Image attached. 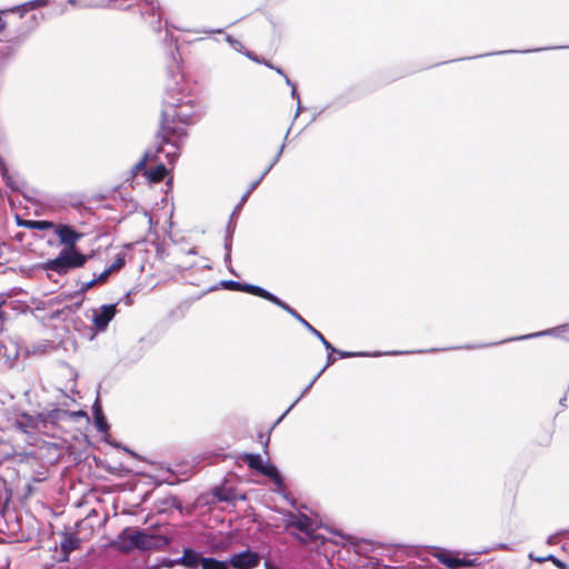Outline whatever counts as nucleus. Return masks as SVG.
I'll return each mask as SVG.
<instances>
[{"label": "nucleus", "mask_w": 569, "mask_h": 569, "mask_svg": "<svg viewBox=\"0 0 569 569\" xmlns=\"http://www.w3.org/2000/svg\"><path fill=\"white\" fill-rule=\"evenodd\" d=\"M24 226L30 229H36V230H49V229L54 230L56 223H53L52 221H48V220H29L24 223Z\"/></svg>", "instance_id": "nucleus-27"}, {"label": "nucleus", "mask_w": 569, "mask_h": 569, "mask_svg": "<svg viewBox=\"0 0 569 569\" xmlns=\"http://www.w3.org/2000/svg\"><path fill=\"white\" fill-rule=\"evenodd\" d=\"M78 547H79V539L73 533L66 535L63 540L60 543L61 551L66 558H68L69 555L73 550H76Z\"/></svg>", "instance_id": "nucleus-21"}, {"label": "nucleus", "mask_w": 569, "mask_h": 569, "mask_svg": "<svg viewBox=\"0 0 569 569\" xmlns=\"http://www.w3.org/2000/svg\"><path fill=\"white\" fill-rule=\"evenodd\" d=\"M67 3H68V4H70V6H76V4L80 3V4H81V7H84V6H83V4H84V0H80V1H77V0H68V2H67Z\"/></svg>", "instance_id": "nucleus-47"}, {"label": "nucleus", "mask_w": 569, "mask_h": 569, "mask_svg": "<svg viewBox=\"0 0 569 569\" xmlns=\"http://www.w3.org/2000/svg\"><path fill=\"white\" fill-rule=\"evenodd\" d=\"M242 53H243L246 57H248L249 59H251V60H253V61H256V62H258V63H263V61H261L257 56H254V54H253L252 52H250V51H246V50H244Z\"/></svg>", "instance_id": "nucleus-41"}, {"label": "nucleus", "mask_w": 569, "mask_h": 569, "mask_svg": "<svg viewBox=\"0 0 569 569\" xmlns=\"http://www.w3.org/2000/svg\"><path fill=\"white\" fill-rule=\"evenodd\" d=\"M243 460L247 462L250 469H253L259 472L262 470L264 466L262 457L258 453H246L243 456Z\"/></svg>", "instance_id": "nucleus-24"}, {"label": "nucleus", "mask_w": 569, "mask_h": 569, "mask_svg": "<svg viewBox=\"0 0 569 569\" xmlns=\"http://www.w3.org/2000/svg\"><path fill=\"white\" fill-rule=\"evenodd\" d=\"M170 542L171 539L164 535L128 527L119 535L116 545L120 551L129 552L133 549L142 551L161 550Z\"/></svg>", "instance_id": "nucleus-2"}, {"label": "nucleus", "mask_w": 569, "mask_h": 569, "mask_svg": "<svg viewBox=\"0 0 569 569\" xmlns=\"http://www.w3.org/2000/svg\"><path fill=\"white\" fill-rule=\"evenodd\" d=\"M568 329H569L568 325H562V326H558V327H555V328L546 329V330H542V331H539V332H533V333L520 336V337H517V338H511V339H508L507 341L526 340V339H532V338L545 337V336L559 337L561 332H565Z\"/></svg>", "instance_id": "nucleus-14"}, {"label": "nucleus", "mask_w": 569, "mask_h": 569, "mask_svg": "<svg viewBox=\"0 0 569 569\" xmlns=\"http://www.w3.org/2000/svg\"><path fill=\"white\" fill-rule=\"evenodd\" d=\"M7 27V22L3 19H0V34L4 31Z\"/></svg>", "instance_id": "nucleus-49"}, {"label": "nucleus", "mask_w": 569, "mask_h": 569, "mask_svg": "<svg viewBox=\"0 0 569 569\" xmlns=\"http://www.w3.org/2000/svg\"><path fill=\"white\" fill-rule=\"evenodd\" d=\"M96 284H98V283H97V280H94V278L89 281H83L80 283V291L86 292Z\"/></svg>", "instance_id": "nucleus-37"}, {"label": "nucleus", "mask_w": 569, "mask_h": 569, "mask_svg": "<svg viewBox=\"0 0 569 569\" xmlns=\"http://www.w3.org/2000/svg\"><path fill=\"white\" fill-rule=\"evenodd\" d=\"M124 257L122 254H118L114 261L110 264L109 269L111 272L120 270L124 266Z\"/></svg>", "instance_id": "nucleus-31"}, {"label": "nucleus", "mask_w": 569, "mask_h": 569, "mask_svg": "<svg viewBox=\"0 0 569 569\" xmlns=\"http://www.w3.org/2000/svg\"><path fill=\"white\" fill-rule=\"evenodd\" d=\"M562 48L563 47L537 48V49H532V50H523V51H520V52L521 53H527V52H537V51H542V50L562 49ZM512 52H517V51L516 50H503V51H498L495 54H506V53H512Z\"/></svg>", "instance_id": "nucleus-33"}, {"label": "nucleus", "mask_w": 569, "mask_h": 569, "mask_svg": "<svg viewBox=\"0 0 569 569\" xmlns=\"http://www.w3.org/2000/svg\"><path fill=\"white\" fill-rule=\"evenodd\" d=\"M264 569H277V567L269 560L264 561Z\"/></svg>", "instance_id": "nucleus-48"}, {"label": "nucleus", "mask_w": 569, "mask_h": 569, "mask_svg": "<svg viewBox=\"0 0 569 569\" xmlns=\"http://www.w3.org/2000/svg\"><path fill=\"white\" fill-rule=\"evenodd\" d=\"M168 170L163 162L159 161V163L156 166V168L151 170H144V176H147L148 180L150 182H160L164 179L167 176Z\"/></svg>", "instance_id": "nucleus-18"}, {"label": "nucleus", "mask_w": 569, "mask_h": 569, "mask_svg": "<svg viewBox=\"0 0 569 569\" xmlns=\"http://www.w3.org/2000/svg\"><path fill=\"white\" fill-rule=\"evenodd\" d=\"M221 286H222V288L228 289V290L243 291V292H248V293L258 296L260 298H262L263 293L262 292L260 293L259 291H266V289H263L259 286L250 284V283H241L236 280H223V281H221Z\"/></svg>", "instance_id": "nucleus-12"}, {"label": "nucleus", "mask_w": 569, "mask_h": 569, "mask_svg": "<svg viewBox=\"0 0 569 569\" xmlns=\"http://www.w3.org/2000/svg\"><path fill=\"white\" fill-rule=\"evenodd\" d=\"M134 2H137V0H84L83 6L96 8L128 9Z\"/></svg>", "instance_id": "nucleus-13"}, {"label": "nucleus", "mask_w": 569, "mask_h": 569, "mask_svg": "<svg viewBox=\"0 0 569 569\" xmlns=\"http://www.w3.org/2000/svg\"><path fill=\"white\" fill-rule=\"evenodd\" d=\"M248 197H249V192H246V193L241 197V199H240L239 203L236 206V208H234V210H233V212H232V214H231V219H232L236 214H238V213H239V211L241 210L242 206H243V204H244V202L247 201Z\"/></svg>", "instance_id": "nucleus-35"}, {"label": "nucleus", "mask_w": 569, "mask_h": 569, "mask_svg": "<svg viewBox=\"0 0 569 569\" xmlns=\"http://www.w3.org/2000/svg\"><path fill=\"white\" fill-rule=\"evenodd\" d=\"M226 41L230 44V47H231L233 50H236V51H238V52H241V53L244 51V47H243V44H242L239 40L234 39L232 36H229V34H228V36L226 37Z\"/></svg>", "instance_id": "nucleus-30"}, {"label": "nucleus", "mask_w": 569, "mask_h": 569, "mask_svg": "<svg viewBox=\"0 0 569 569\" xmlns=\"http://www.w3.org/2000/svg\"><path fill=\"white\" fill-rule=\"evenodd\" d=\"M291 97H292L293 99H296V100H297L298 108H297L296 117H298V114H299V112H300V110H301V106H300V97H299V93H298V91H297L296 86H292V89H291Z\"/></svg>", "instance_id": "nucleus-39"}, {"label": "nucleus", "mask_w": 569, "mask_h": 569, "mask_svg": "<svg viewBox=\"0 0 569 569\" xmlns=\"http://www.w3.org/2000/svg\"><path fill=\"white\" fill-rule=\"evenodd\" d=\"M94 426L97 430L101 433H107L109 430V425L107 419L102 412V410H94Z\"/></svg>", "instance_id": "nucleus-28"}, {"label": "nucleus", "mask_w": 569, "mask_h": 569, "mask_svg": "<svg viewBox=\"0 0 569 569\" xmlns=\"http://www.w3.org/2000/svg\"><path fill=\"white\" fill-rule=\"evenodd\" d=\"M268 445H269V437H267L266 440L263 441V449H264L266 453H267V450H268Z\"/></svg>", "instance_id": "nucleus-52"}, {"label": "nucleus", "mask_w": 569, "mask_h": 569, "mask_svg": "<svg viewBox=\"0 0 569 569\" xmlns=\"http://www.w3.org/2000/svg\"><path fill=\"white\" fill-rule=\"evenodd\" d=\"M50 0H31L19 7L22 10L21 16L28 10H36L38 8L46 7Z\"/></svg>", "instance_id": "nucleus-29"}, {"label": "nucleus", "mask_w": 569, "mask_h": 569, "mask_svg": "<svg viewBox=\"0 0 569 569\" xmlns=\"http://www.w3.org/2000/svg\"><path fill=\"white\" fill-rule=\"evenodd\" d=\"M201 569H230L229 561H222L214 558H202Z\"/></svg>", "instance_id": "nucleus-25"}, {"label": "nucleus", "mask_w": 569, "mask_h": 569, "mask_svg": "<svg viewBox=\"0 0 569 569\" xmlns=\"http://www.w3.org/2000/svg\"><path fill=\"white\" fill-rule=\"evenodd\" d=\"M329 355H328V358H327V363L326 366L322 368V369H327L329 366L333 365V362L336 361V359L332 357V353L331 351H328Z\"/></svg>", "instance_id": "nucleus-43"}, {"label": "nucleus", "mask_w": 569, "mask_h": 569, "mask_svg": "<svg viewBox=\"0 0 569 569\" xmlns=\"http://www.w3.org/2000/svg\"><path fill=\"white\" fill-rule=\"evenodd\" d=\"M552 563L559 569H569L568 565L558 558Z\"/></svg>", "instance_id": "nucleus-42"}, {"label": "nucleus", "mask_w": 569, "mask_h": 569, "mask_svg": "<svg viewBox=\"0 0 569 569\" xmlns=\"http://www.w3.org/2000/svg\"><path fill=\"white\" fill-rule=\"evenodd\" d=\"M260 473H262L263 476L269 477L274 482V485H277L278 487H281L282 483H283L279 470L272 463H264V466H263L262 470L260 471Z\"/></svg>", "instance_id": "nucleus-23"}, {"label": "nucleus", "mask_w": 569, "mask_h": 569, "mask_svg": "<svg viewBox=\"0 0 569 569\" xmlns=\"http://www.w3.org/2000/svg\"><path fill=\"white\" fill-rule=\"evenodd\" d=\"M177 48L170 51L171 63L169 66V78L166 83L161 109V121L158 138L161 139L156 152L146 151L142 158L132 167L133 174L144 170L150 159L160 160L163 154L169 164L176 162L180 154V147L187 136L184 126L191 123L196 116V94L193 86L180 70L177 59Z\"/></svg>", "instance_id": "nucleus-1"}, {"label": "nucleus", "mask_w": 569, "mask_h": 569, "mask_svg": "<svg viewBox=\"0 0 569 569\" xmlns=\"http://www.w3.org/2000/svg\"><path fill=\"white\" fill-rule=\"evenodd\" d=\"M529 558L532 561L538 562V563H543L545 562V557H537L533 553H529Z\"/></svg>", "instance_id": "nucleus-45"}, {"label": "nucleus", "mask_w": 569, "mask_h": 569, "mask_svg": "<svg viewBox=\"0 0 569 569\" xmlns=\"http://www.w3.org/2000/svg\"><path fill=\"white\" fill-rule=\"evenodd\" d=\"M112 272L110 271L109 268H107L104 271H102L98 277L94 278V280H97V283H102L104 282L109 276L111 274Z\"/></svg>", "instance_id": "nucleus-38"}, {"label": "nucleus", "mask_w": 569, "mask_h": 569, "mask_svg": "<svg viewBox=\"0 0 569 569\" xmlns=\"http://www.w3.org/2000/svg\"><path fill=\"white\" fill-rule=\"evenodd\" d=\"M224 248L227 250V253L224 256V261L228 263L231 261V240L226 239Z\"/></svg>", "instance_id": "nucleus-40"}, {"label": "nucleus", "mask_w": 569, "mask_h": 569, "mask_svg": "<svg viewBox=\"0 0 569 569\" xmlns=\"http://www.w3.org/2000/svg\"><path fill=\"white\" fill-rule=\"evenodd\" d=\"M96 284H98V283H97V280H94V278L89 281H83L80 283V291L86 292Z\"/></svg>", "instance_id": "nucleus-36"}, {"label": "nucleus", "mask_w": 569, "mask_h": 569, "mask_svg": "<svg viewBox=\"0 0 569 569\" xmlns=\"http://www.w3.org/2000/svg\"><path fill=\"white\" fill-rule=\"evenodd\" d=\"M54 233L58 236L60 242L64 248L76 247V243L83 237L69 224H56Z\"/></svg>", "instance_id": "nucleus-9"}, {"label": "nucleus", "mask_w": 569, "mask_h": 569, "mask_svg": "<svg viewBox=\"0 0 569 569\" xmlns=\"http://www.w3.org/2000/svg\"><path fill=\"white\" fill-rule=\"evenodd\" d=\"M558 535L559 533L551 535L550 537H548L547 543L548 545H556L558 542Z\"/></svg>", "instance_id": "nucleus-44"}, {"label": "nucleus", "mask_w": 569, "mask_h": 569, "mask_svg": "<svg viewBox=\"0 0 569 569\" xmlns=\"http://www.w3.org/2000/svg\"><path fill=\"white\" fill-rule=\"evenodd\" d=\"M212 493L217 500L224 502L234 503L238 499H244L243 495H237L234 490L224 487H216Z\"/></svg>", "instance_id": "nucleus-15"}, {"label": "nucleus", "mask_w": 569, "mask_h": 569, "mask_svg": "<svg viewBox=\"0 0 569 569\" xmlns=\"http://www.w3.org/2000/svg\"><path fill=\"white\" fill-rule=\"evenodd\" d=\"M117 313V303L103 305L93 311L92 322L97 331H104Z\"/></svg>", "instance_id": "nucleus-8"}, {"label": "nucleus", "mask_w": 569, "mask_h": 569, "mask_svg": "<svg viewBox=\"0 0 569 569\" xmlns=\"http://www.w3.org/2000/svg\"><path fill=\"white\" fill-rule=\"evenodd\" d=\"M499 548H500V549H507V546H506V545H503V543H501V545H499Z\"/></svg>", "instance_id": "nucleus-56"}, {"label": "nucleus", "mask_w": 569, "mask_h": 569, "mask_svg": "<svg viewBox=\"0 0 569 569\" xmlns=\"http://www.w3.org/2000/svg\"><path fill=\"white\" fill-rule=\"evenodd\" d=\"M283 149H284V144L282 143L280 149H279V151H278V153L276 154L274 159L272 160V162L264 169V171L261 173V176L254 182L251 183L250 188L247 191V192H249V194L259 186L261 180L267 176V173L278 162L279 158L282 154Z\"/></svg>", "instance_id": "nucleus-26"}, {"label": "nucleus", "mask_w": 569, "mask_h": 569, "mask_svg": "<svg viewBox=\"0 0 569 569\" xmlns=\"http://www.w3.org/2000/svg\"><path fill=\"white\" fill-rule=\"evenodd\" d=\"M260 562V555L250 549L233 553L229 565L234 569H254Z\"/></svg>", "instance_id": "nucleus-7"}, {"label": "nucleus", "mask_w": 569, "mask_h": 569, "mask_svg": "<svg viewBox=\"0 0 569 569\" xmlns=\"http://www.w3.org/2000/svg\"><path fill=\"white\" fill-rule=\"evenodd\" d=\"M391 355H401L402 352H399V351H393V352H390Z\"/></svg>", "instance_id": "nucleus-57"}, {"label": "nucleus", "mask_w": 569, "mask_h": 569, "mask_svg": "<svg viewBox=\"0 0 569 569\" xmlns=\"http://www.w3.org/2000/svg\"><path fill=\"white\" fill-rule=\"evenodd\" d=\"M557 557H555L553 555H548V556H545V562L546 561H551L553 562L556 560Z\"/></svg>", "instance_id": "nucleus-50"}, {"label": "nucleus", "mask_w": 569, "mask_h": 569, "mask_svg": "<svg viewBox=\"0 0 569 569\" xmlns=\"http://www.w3.org/2000/svg\"><path fill=\"white\" fill-rule=\"evenodd\" d=\"M325 372V369H321L315 378L310 381L308 386H305V389L300 393V396L291 403V406L279 417V419L274 422L272 429L281 422V420L289 413V411L309 392L313 383L318 380V378Z\"/></svg>", "instance_id": "nucleus-19"}, {"label": "nucleus", "mask_w": 569, "mask_h": 569, "mask_svg": "<svg viewBox=\"0 0 569 569\" xmlns=\"http://www.w3.org/2000/svg\"><path fill=\"white\" fill-rule=\"evenodd\" d=\"M0 171L2 179L4 180L7 187H9L13 191L20 190V183L13 177L9 174L8 168L6 166L4 160L0 157Z\"/></svg>", "instance_id": "nucleus-22"}, {"label": "nucleus", "mask_w": 569, "mask_h": 569, "mask_svg": "<svg viewBox=\"0 0 569 569\" xmlns=\"http://www.w3.org/2000/svg\"><path fill=\"white\" fill-rule=\"evenodd\" d=\"M27 36L19 33L0 38V73L17 57Z\"/></svg>", "instance_id": "nucleus-4"}, {"label": "nucleus", "mask_w": 569, "mask_h": 569, "mask_svg": "<svg viewBox=\"0 0 569 569\" xmlns=\"http://www.w3.org/2000/svg\"><path fill=\"white\" fill-rule=\"evenodd\" d=\"M134 7L139 8L140 13L149 20L150 27L159 31L161 26V8L157 0H137L130 8V10Z\"/></svg>", "instance_id": "nucleus-5"}, {"label": "nucleus", "mask_w": 569, "mask_h": 569, "mask_svg": "<svg viewBox=\"0 0 569 569\" xmlns=\"http://www.w3.org/2000/svg\"><path fill=\"white\" fill-rule=\"evenodd\" d=\"M261 293V291H259ZM262 298L274 303L276 306L280 307L281 309H283L284 311H287L290 316H292L297 321L300 319V315L293 309L291 308L288 303H286L284 301H282L281 299H279L277 296H274L273 293L269 292L268 290L266 291H262Z\"/></svg>", "instance_id": "nucleus-16"}, {"label": "nucleus", "mask_w": 569, "mask_h": 569, "mask_svg": "<svg viewBox=\"0 0 569 569\" xmlns=\"http://www.w3.org/2000/svg\"><path fill=\"white\" fill-rule=\"evenodd\" d=\"M298 516H300V513H295L291 511L287 512L283 519L286 528L295 527V522L297 521Z\"/></svg>", "instance_id": "nucleus-32"}, {"label": "nucleus", "mask_w": 569, "mask_h": 569, "mask_svg": "<svg viewBox=\"0 0 569 569\" xmlns=\"http://www.w3.org/2000/svg\"><path fill=\"white\" fill-rule=\"evenodd\" d=\"M283 78L286 79V83H287L289 87H291V88H292V86H295V83H293V82H292V81H291L287 76H284Z\"/></svg>", "instance_id": "nucleus-53"}, {"label": "nucleus", "mask_w": 569, "mask_h": 569, "mask_svg": "<svg viewBox=\"0 0 569 569\" xmlns=\"http://www.w3.org/2000/svg\"><path fill=\"white\" fill-rule=\"evenodd\" d=\"M88 259L89 256L81 253L77 247L63 248L54 259L44 263V269L62 276L83 267Z\"/></svg>", "instance_id": "nucleus-3"}, {"label": "nucleus", "mask_w": 569, "mask_h": 569, "mask_svg": "<svg viewBox=\"0 0 569 569\" xmlns=\"http://www.w3.org/2000/svg\"><path fill=\"white\" fill-rule=\"evenodd\" d=\"M299 531L303 532L305 536L296 535V539H298L301 543H308L309 541L315 539V526L312 519L306 513H300L298 516L297 521L295 522V527Z\"/></svg>", "instance_id": "nucleus-10"}, {"label": "nucleus", "mask_w": 569, "mask_h": 569, "mask_svg": "<svg viewBox=\"0 0 569 569\" xmlns=\"http://www.w3.org/2000/svg\"><path fill=\"white\" fill-rule=\"evenodd\" d=\"M202 558L203 557H201L200 553L193 549L184 548L182 557L174 560H168L166 566L172 567L174 565H181L188 569H197L199 565L201 566Z\"/></svg>", "instance_id": "nucleus-11"}, {"label": "nucleus", "mask_w": 569, "mask_h": 569, "mask_svg": "<svg viewBox=\"0 0 569 569\" xmlns=\"http://www.w3.org/2000/svg\"><path fill=\"white\" fill-rule=\"evenodd\" d=\"M208 32L209 33H220V32H222V30L221 29H217V30H210Z\"/></svg>", "instance_id": "nucleus-54"}, {"label": "nucleus", "mask_w": 569, "mask_h": 569, "mask_svg": "<svg viewBox=\"0 0 569 569\" xmlns=\"http://www.w3.org/2000/svg\"><path fill=\"white\" fill-rule=\"evenodd\" d=\"M37 426L38 419L28 413L20 415L16 421V427L24 433H29L31 430L36 429Z\"/></svg>", "instance_id": "nucleus-17"}, {"label": "nucleus", "mask_w": 569, "mask_h": 569, "mask_svg": "<svg viewBox=\"0 0 569 569\" xmlns=\"http://www.w3.org/2000/svg\"><path fill=\"white\" fill-rule=\"evenodd\" d=\"M340 358H351V357H363V356H369L368 353H363V352H347V351H340V350H337L336 351Z\"/></svg>", "instance_id": "nucleus-34"}, {"label": "nucleus", "mask_w": 569, "mask_h": 569, "mask_svg": "<svg viewBox=\"0 0 569 569\" xmlns=\"http://www.w3.org/2000/svg\"><path fill=\"white\" fill-rule=\"evenodd\" d=\"M124 302H126V305H131V303H132V300H131L130 293H127V295H126V297H124Z\"/></svg>", "instance_id": "nucleus-51"}, {"label": "nucleus", "mask_w": 569, "mask_h": 569, "mask_svg": "<svg viewBox=\"0 0 569 569\" xmlns=\"http://www.w3.org/2000/svg\"><path fill=\"white\" fill-rule=\"evenodd\" d=\"M94 410H101V407L96 402L94 406H93V411Z\"/></svg>", "instance_id": "nucleus-55"}, {"label": "nucleus", "mask_w": 569, "mask_h": 569, "mask_svg": "<svg viewBox=\"0 0 569 569\" xmlns=\"http://www.w3.org/2000/svg\"><path fill=\"white\" fill-rule=\"evenodd\" d=\"M309 332H311L320 342L323 345L327 351H336V348L325 338V336L318 331L315 327H312L305 318L300 317L298 320Z\"/></svg>", "instance_id": "nucleus-20"}, {"label": "nucleus", "mask_w": 569, "mask_h": 569, "mask_svg": "<svg viewBox=\"0 0 569 569\" xmlns=\"http://www.w3.org/2000/svg\"><path fill=\"white\" fill-rule=\"evenodd\" d=\"M263 64L271 68V69H274L277 71V73L281 74L282 77H284L286 74L283 73V71L280 69V68H276L273 67L271 63L267 62V61H263Z\"/></svg>", "instance_id": "nucleus-46"}, {"label": "nucleus", "mask_w": 569, "mask_h": 569, "mask_svg": "<svg viewBox=\"0 0 569 569\" xmlns=\"http://www.w3.org/2000/svg\"><path fill=\"white\" fill-rule=\"evenodd\" d=\"M432 556L449 569H460L461 567H473L476 559L458 558L451 551L438 549Z\"/></svg>", "instance_id": "nucleus-6"}]
</instances>
